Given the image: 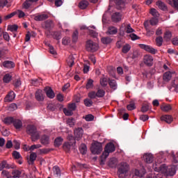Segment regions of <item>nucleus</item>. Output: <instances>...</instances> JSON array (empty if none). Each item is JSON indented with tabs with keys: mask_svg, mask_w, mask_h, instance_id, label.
<instances>
[{
	"mask_svg": "<svg viewBox=\"0 0 178 178\" xmlns=\"http://www.w3.org/2000/svg\"><path fill=\"white\" fill-rule=\"evenodd\" d=\"M108 84L111 86V88L115 90L118 88V84L116 83V81L114 79H109L108 80Z\"/></svg>",
	"mask_w": 178,
	"mask_h": 178,
	"instance_id": "nucleus-27",
	"label": "nucleus"
},
{
	"mask_svg": "<svg viewBox=\"0 0 178 178\" xmlns=\"http://www.w3.org/2000/svg\"><path fill=\"white\" fill-rule=\"evenodd\" d=\"M49 52L51 55L56 56L57 53L53 46H49Z\"/></svg>",
	"mask_w": 178,
	"mask_h": 178,
	"instance_id": "nucleus-64",
	"label": "nucleus"
},
{
	"mask_svg": "<svg viewBox=\"0 0 178 178\" xmlns=\"http://www.w3.org/2000/svg\"><path fill=\"white\" fill-rule=\"evenodd\" d=\"M145 170H143V172L141 173L138 170H135L134 175L136 176H138L140 177H143L144 175L145 174Z\"/></svg>",
	"mask_w": 178,
	"mask_h": 178,
	"instance_id": "nucleus-53",
	"label": "nucleus"
},
{
	"mask_svg": "<svg viewBox=\"0 0 178 178\" xmlns=\"http://www.w3.org/2000/svg\"><path fill=\"white\" fill-rule=\"evenodd\" d=\"M44 92L46 93L47 97L49 99H54L55 97V94L50 87H45L44 88Z\"/></svg>",
	"mask_w": 178,
	"mask_h": 178,
	"instance_id": "nucleus-13",
	"label": "nucleus"
},
{
	"mask_svg": "<svg viewBox=\"0 0 178 178\" xmlns=\"http://www.w3.org/2000/svg\"><path fill=\"white\" fill-rule=\"evenodd\" d=\"M96 93H97V98H103L106 95L105 90L104 89H101V88H98Z\"/></svg>",
	"mask_w": 178,
	"mask_h": 178,
	"instance_id": "nucleus-29",
	"label": "nucleus"
},
{
	"mask_svg": "<svg viewBox=\"0 0 178 178\" xmlns=\"http://www.w3.org/2000/svg\"><path fill=\"white\" fill-rule=\"evenodd\" d=\"M54 172L56 175L57 177L60 176V170L58 166H54L53 168Z\"/></svg>",
	"mask_w": 178,
	"mask_h": 178,
	"instance_id": "nucleus-47",
	"label": "nucleus"
},
{
	"mask_svg": "<svg viewBox=\"0 0 178 178\" xmlns=\"http://www.w3.org/2000/svg\"><path fill=\"white\" fill-rule=\"evenodd\" d=\"M71 148V144L70 143H65L63 145V149L65 150V152H69Z\"/></svg>",
	"mask_w": 178,
	"mask_h": 178,
	"instance_id": "nucleus-55",
	"label": "nucleus"
},
{
	"mask_svg": "<svg viewBox=\"0 0 178 178\" xmlns=\"http://www.w3.org/2000/svg\"><path fill=\"white\" fill-rule=\"evenodd\" d=\"M79 150L82 154H86L87 152V147L85 144H81Z\"/></svg>",
	"mask_w": 178,
	"mask_h": 178,
	"instance_id": "nucleus-42",
	"label": "nucleus"
},
{
	"mask_svg": "<svg viewBox=\"0 0 178 178\" xmlns=\"http://www.w3.org/2000/svg\"><path fill=\"white\" fill-rule=\"evenodd\" d=\"M149 23L152 26L157 25L159 24V19L156 17H153L149 20Z\"/></svg>",
	"mask_w": 178,
	"mask_h": 178,
	"instance_id": "nucleus-49",
	"label": "nucleus"
},
{
	"mask_svg": "<svg viewBox=\"0 0 178 178\" xmlns=\"http://www.w3.org/2000/svg\"><path fill=\"white\" fill-rule=\"evenodd\" d=\"M18 28L19 27L17 24L8 25L7 30L11 32H15L18 30Z\"/></svg>",
	"mask_w": 178,
	"mask_h": 178,
	"instance_id": "nucleus-37",
	"label": "nucleus"
},
{
	"mask_svg": "<svg viewBox=\"0 0 178 178\" xmlns=\"http://www.w3.org/2000/svg\"><path fill=\"white\" fill-rule=\"evenodd\" d=\"M168 1H169L170 5L178 9V0H172V1L168 0Z\"/></svg>",
	"mask_w": 178,
	"mask_h": 178,
	"instance_id": "nucleus-48",
	"label": "nucleus"
},
{
	"mask_svg": "<svg viewBox=\"0 0 178 178\" xmlns=\"http://www.w3.org/2000/svg\"><path fill=\"white\" fill-rule=\"evenodd\" d=\"M13 156L15 159H19L20 158H22V156L20 154L19 152H17V151H14L13 152Z\"/></svg>",
	"mask_w": 178,
	"mask_h": 178,
	"instance_id": "nucleus-61",
	"label": "nucleus"
},
{
	"mask_svg": "<svg viewBox=\"0 0 178 178\" xmlns=\"http://www.w3.org/2000/svg\"><path fill=\"white\" fill-rule=\"evenodd\" d=\"M99 46L98 45H87L86 46V50L88 51V52H96V51H98Z\"/></svg>",
	"mask_w": 178,
	"mask_h": 178,
	"instance_id": "nucleus-24",
	"label": "nucleus"
},
{
	"mask_svg": "<svg viewBox=\"0 0 178 178\" xmlns=\"http://www.w3.org/2000/svg\"><path fill=\"white\" fill-rule=\"evenodd\" d=\"M120 31L121 32V35H124L125 33H131L134 32V29H132L130 24L124 23L122 25H121Z\"/></svg>",
	"mask_w": 178,
	"mask_h": 178,
	"instance_id": "nucleus-6",
	"label": "nucleus"
},
{
	"mask_svg": "<svg viewBox=\"0 0 178 178\" xmlns=\"http://www.w3.org/2000/svg\"><path fill=\"white\" fill-rule=\"evenodd\" d=\"M117 6H118V9H122L124 8L125 3L122 0H114Z\"/></svg>",
	"mask_w": 178,
	"mask_h": 178,
	"instance_id": "nucleus-33",
	"label": "nucleus"
},
{
	"mask_svg": "<svg viewBox=\"0 0 178 178\" xmlns=\"http://www.w3.org/2000/svg\"><path fill=\"white\" fill-rule=\"evenodd\" d=\"M172 36V35L170 31H166L164 33L163 38H164V40H165V41H170Z\"/></svg>",
	"mask_w": 178,
	"mask_h": 178,
	"instance_id": "nucleus-38",
	"label": "nucleus"
},
{
	"mask_svg": "<svg viewBox=\"0 0 178 178\" xmlns=\"http://www.w3.org/2000/svg\"><path fill=\"white\" fill-rule=\"evenodd\" d=\"M22 172L19 170H13L12 172V175H13L15 178H20Z\"/></svg>",
	"mask_w": 178,
	"mask_h": 178,
	"instance_id": "nucleus-39",
	"label": "nucleus"
},
{
	"mask_svg": "<svg viewBox=\"0 0 178 178\" xmlns=\"http://www.w3.org/2000/svg\"><path fill=\"white\" fill-rule=\"evenodd\" d=\"M88 2L87 1H82L81 2H80L79 3V7L81 9H85L88 7Z\"/></svg>",
	"mask_w": 178,
	"mask_h": 178,
	"instance_id": "nucleus-45",
	"label": "nucleus"
},
{
	"mask_svg": "<svg viewBox=\"0 0 178 178\" xmlns=\"http://www.w3.org/2000/svg\"><path fill=\"white\" fill-rule=\"evenodd\" d=\"M11 166L8 164L6 161H3L0 163V171L3 170L4 168L10 169Z\"/></svg>",
	"mask_w": 178,
	"mask_h": 178,
	"instance_id": "nucleus-28",
	"label": "nucleus"
},
{
	"mask_svg": "<svg viewBox=\"0 0 178 178\" xmlns=\"http://www.w3.org/2000/svg\"><path fill=\"white\" fill-rule=\"evenodd\" d=\"M161 120L164 121L168 124H171L173 122V117L172 115H161Z\"/></svg>",
	"mask_w": 178,
	"mask_h": 178,
	"instance_id": "nucleus-17",
	"label": "nucleus"
},
{
	"mask_svg": "<svg viewBox=\"0 0 178 178\" xmlns=\"http://www.w3.org/2000/svg\"><path fill=\"white\" fill-rule=\"evenodd\" d=\"M74 133L75 138L77 139V140H79L83 136V128H80V127L75 128Z\"/></svg>",
	"mask_w": 178,
	"mask_h": 178,
	"instance_id": "nucleus-11",
	"label": "nucleus"
},
{
	"mask_svg": "<svg viewBox=\"0 0 178 178\" xmlns=\"http://www.w3.org/2000/svg\"><path fill=\"white\" fill-rule=\"evenodd\" d=\"M16 97V95L14 91H10L4 97V102L6 103H10L14 101Z\"/></svg>",
	"mask_w": 178,
	"mask_h": 178,
	"instance_id": "nucleus-9",
	"label": "nucleus"
},
{
	"mask_svg": "<svg viewBox=\"0 0 178 178\" xmlns=\"http://www.w3.org/2000/svg\"><path fill=\"white\" fill-rule=\"evenodd\" d=\"M68 108L72 112L76 110V106L75 103H71L68 104Z\"/></svg>",
	"mask_w": 178,
	"mask_h": 178,
	"instance_id": "nucleus-62",
	"label": "nucleus"
},
{
	"mask_svg": "<svg viewBox=\"0 0 178 178\" xmlns=\"http://www.w3.org/2000/svg\"><path fill=\"white\" fill-rule=\"evenodd\" d=\"M154 58L151 55L147 54L143 57V63L147 67L153 65Z\"/></svg>",
	"mask_w": 178,
	"mask_h": 178,
	"instance_id": "nucleus-8",
	"label": "nucleus"
},
{
	"mask_svg": "<svg viewBox=\"0 0 178 178\" xmlns=\"http://www.w3.org/2000/svg\"><path fill=\"white\" fill-rule=\"evenodd\" d=\"M93 83H94V81L92 79H88L86 86V89L88 90V89L92 88L94 87Z\"/></svg>",
	"mask_w": 178,
	"mask_h": 178,
	"instance_id": "nucleus-35",
	"label": "nucleus"
},
{
	"mask_svg": "<svg viewBox=\"0 0 178 178\" xmlns=\"http://www.w3.org/2000/svg\"><path fill=\"white\" fill-rule=\"evenodd\" d=\"M122 15L120 13H115L111 15V20L114 22H119L122 20Z\"/></svg>",
	"mask_w": 178,
	"mask_h": 178,
	"instance_id": "nucleus-15",
	"label": "nucleus"
},
{
	"mask_svg": "<svg viewBox=\"0 0 178 178\" xmlns=\"http://www.w3.org/2000/svg\"><path fill=\"white\" fill-rule=\"evenodd\" d=\"M33 5V3L32 2H31L29 0H26L23 5H22V8L24 9H29L30 7H31Z\"/></svg>",
	"mask_w": 178,
	"mask_h": 178,
	"instance_id": "nucleus-36",
	"label": "nucleus"
},
{
	"mask_svg": "<svg viewBox=\"0 0 178 178\" xmlns=\"http://www.w3.org/2000/svg\"><path fill=\"white\" fill-rule=\"evenodd\" d=\"M78 36H79V32L77 31H75L72 35L73 42H76V41H78Z\"/></svg>",
	"mask_w": 178,
	"mask_h": 178,
	"instance_id": "nucleus-51",
	"label": "nucleus"
},
{
	"mask_svg": "<svg viewBox=\"0 0 178 178\" xmlns=\"http://www.w3.org/2000/svg\"><path fill=\"white\" fill-rule=\"evenodd\" d=\"M11 80H12V75H10V74H6L3 76V81L5 83H9L11 81Z\"/></svg>",
	"mask_w": 178,
	"mask_h": 178,
	"instance_id": "nucleus-32",
	"label": "nucleus"
},
{
	"mask_svg": "<svg viewBox=\"0 0 178 178\" xmlns=\"http://www.w3.org/2000/svg\"><path fill=\"white\" fill-rule=\"evenodd\" d=\"M141 49H144L147 52H149V54L152 55H155L157 52V50L149 45H140V46Z\"/></svg>",
	"mask_w": 178,
	"mask_h": 178,
	"instance_id": "nucleus-10",
	"label": "nucleus"
},
{
	"mask_svg": "<svg viewBox=\"0 0 178 178\" xmlns=\"http://www.w3.org/2000/svg\"><path fill=\"white\" fill-rule=\"evenodd\" d=\"M172 86L175 88H178V78H175L172 82Z\"/></svg>",
	"mask_w": 178,
	"mask_h": 178,
	"instance_id": "nucleus-63",
	"label": "nucleus"
},
{
	"mask_svg": "<svg viewBox=\"0 0 178 178\" xmlns=\"http://www.w3.org/2000/svg\"><path fill=\"white\" fill-rule=\"evenodd\" d=\"M70 38H68V37L63 38V42H62V44L63 45H68V44H70Z\"/></svg>",
	"mask_w": 178,
	"mask_h": 178,
	"instance_id": "nucleus-60",
	"label": "nucleus"
},
{
	"mask_svg": "<svg viewBox=\"0 0 178 178\" xmlns=\"http://www.w3.org/2000/svg\"><path fill=\"white\" fill-rule=\"evenodd\" d=\"M13 124L16 129H19L23 127L22 121L21 120H17L16 118H15Z\"/></svg>",
	"mask_w": 178,
	"mask_h": 178,
	"instance_id": "nucleus-18",
	"label": "nucleus"
},
{
	"mask_svg": "<svg viewBox=\"0 0 178 178\" xmlns=\"http://www.w3.org/2000/svg\"><path fill=\"white\" fill-rule=\"evenodd\" d=\"M84 104L87 107H91L93 104V102L92 101V99L86 98L84 99Z\"/></svg>",
	"mask_w": 178,
	"mask_h": 178,
	"instance_id": "nucleus-40",
	"label": "nucleus"
},
{
	"mask_svg": "<svg viewBox=\"0 0 178 178\" xmlns=\"http://www.w3.org/2000/svg\"><path fill=\"white\" fill-rule=\"evenodd\" d=\"M115 147L113 143H108L104 149V152L102 154V158L107 159L110 153L115 152Z\"/></svg>",
	"mask_w": 178,
	"mask_h": 178,
	"instance_id": "nucleus-4",
	"label": "nucleus"
},
{
	"mask_svg": "<svg viewBox=\"0 0 178 178\" xmlns=\"http://www.w3.org/2000/svg\"><path fill=\"white\" fill-rule=\"evenodd\" d=\"M163 79L165 82H169L172 79V73L166 72L163 74Z\"/></svg>",
	"mask_w": 178,
	"mask_h": 178,
	"instance_id": "nucleus-23",
	"label": "nucleus"
},
{
	"mask_svg": "<svg viewBox=\"0 0 178 178\" xmlns=\"http://www.w3.org/2000/svg\"><path fill=\"white\" fill-rule=\"evenodd\" d=\"M54 26L53 22L51 20H47L44 22V28L50 29Z\"/></svg>",
	"mask_w": 178,
	"mask_h": 178,
	"instance_id": "nucleus-44",
	"label": "nucleus"
},
{
	"mask_svg": "<svg viewBox=\"0 0 178 178\" xmlns=\"http://www.w3.org/2000/svg\"><path fill=\"white\" fill-rule=\"evenodd\" d=\"M113 40L110 37H104L102 38V42L104 45H108V44H111Z\"/></svg>",
	"mask_w": 178,
	"mask_h": 178,
	"instance_id": "nucleus-31",
	"label": "nucleus"
},
{
	"mask_svg": "<svg viewBox=\"0 0 178 178\" xmlns=\"http://www.w3.org/2000/svg\"><path fill=\"white\" fill-rule=\"evenodd\" d=\"M35 97L37 101L43 102L44 99V92H42V90H38L35 92Z\"/></svg>",
	"mask_w": 178,
	"mask_h": 178,
	"instance_id": "nucleus-12",
	"label": "nucleus"
},
{
	"mask_svg": "<svg viewBox=\"0 0 178 178\" xmlns=\"http://www.w3.org/2000/svg\"><path fill=\"white\" fill-rule=\"evenodd\" d=\"M154 170L156 172H165L170 176H174L176 174V166L170 165L167 168L165 164H162L159 167H155Z\"/></svg>",
	"mask_w": 178,
	"mask_h": 178,
	"instance_id": "nucleus-2",
	"label": "nucleus"
},
{
	"mask_svg": "<svg viewBox=\"0 0 178 178\" xmlns=\"http://www.w3.org/2000/svg\"><path fill=\"white\" fill-rule=\"evenodd\" d=\"M8 1V0H0V9L3 8L7 6Z\"/></svg>",
	"mask_w": 178,
	"mask_h": 178,
	"instance_id": "nucleus-58",
	"label": "nucleus"
},
{
	"mask_svg": "<svg viewBox=\"0 0 178 178\" xmlns=\"http://www.w3.org/2000/svg\"><path fill=\"white\" fill-rule=\"evenodd\" d=\"M67 64L70 67H72L74 65V57L72 55H70L67 58Z\"/></svg>",
	"mask_w": 178,
	"mask_h": 178,
	"instance_id": "nucleus-26",
	"label": "nucleus"
},
{
	"mask_svg": "<svg viewBox=\"0 0 178 178\" xmlns=\"http://www.w3.org/2000/svg\"><path fill=\"white\" fill-rule=\"evenodd\" d=\"M88 97L91 99H96L97 97V92L95 91H91L88 93Z\"/></svg>",
	"mask_w": 178,
	"mask_h": 178,
	"instance_id": "nucleus-54",
	"label": "nucleus"
},
{
	"mask_svg": "<svg viewBox=\"0 0 178 178\" xmlns=\"http://www.w3.org/2000/svg\"><path fill=\"white\" fill-rule=\"evenodd\" d=\"M15 118L13 117H6L4 118V124L6 125H10L14 123Z\"/></svg>",
	"mask_w": 178,
	"mask_h": 178,
	"instance_id": "nucleus-30",
	"label": "nucleus"
},
{
	"mask_svg": "<svg viewBox=\"0 0 178 178\" xmlns=\"http://www.w3.org/2000/svg\"><path fill=\"white\" fill-rule=\"evenodd\" d=\"M2 65L7 69H13L15 67V63L11 60H5L3 62Z\"/></svg>",
	"mask_w": 178,
	"mask_h": 178,
	"instance_id": "nucleus-14",
	"label": "nucleus"
},
{
	"mask_svg": "<svg viewBox=\"0 0 178 178\" xmlns=\"http://www.w3.org/2000/svg\"><path fill=\"white\" fill-rule=\"evenodd\" d=\"M63 138L60 137H58L57 138H56L55 141H54V145L56 147H58L60 145H61L62 143H63Z\"/></svg>",
	"mask_w": 178,
	"mask_h": 178,
	"instance_id": "nucleus-41",
	"label": "nucleus"
},
{
	"mask_svg": "<svg viewBox=\"0 0 178 178\" xmlns=\"http://www.w3.org/2000/svg\"><path fill=\"white\" fill-rule=\"evenodd\" d=\"M149 13L154 17H160V13H159V11L157 10H156L155 8H152L150 9Z\"/></svg>",
	"mask_w": 178,
	"mask_h": 178,
	"instance_id": "nucleus-34",
	"label": "nucleus"
},
{
	"mask_svg": "<svg viewBox=\"0 0 178 178\" xmlns=\"http://www.w3.org/2000/svg\"><path fill=\"white\" fill-rule=\"evenodd\" d=\"M118 33V29L115 26H109L108 28V31H106V34L108 35H115Z\"/></svg>",
	"mask_w": 178,
	"mask_h": 178,
	"instance_id": "nucleus-22",
	"label": "nucleus"
},
{
	"mask_svg": "<svg viewBox=\"0 0 178 178\" xmlns=\"http://www.w3.org/2000/svg\"><path fill=\"white\" fill-rule=\"evenodd\" d=\"M67 124L70 127H73V126L74 125V118H68V120H67Z\"/></svg>",
	"mask_w": 178,
	"mask_h": 178,
	"instance_id": "nucleus-59",
	"label": "nucleus"
},
{
	"mask_svg": "<svg viewBox=\"0 0 178 178\" xmlns=\"http://www.w3.org/2000/svg\"><path fill=\"white\" fill-rule=\"evenodd\" d=\"M156 5L158 6V8L160 9V10H162L163 11H166L168 10V6H166V4L165 3H163V1H158L156 3Z\"/></svg>",
	"mask_w": 178,
	"mask_h": 178,
	"instance_id": "nucleus-19",
	"label": "nucleus"
},
{
	"mask_svg": "<svg viewBox=\"0 0 178 178\" xmlns=\"http://www.w3.org/2000/svg\"><path fill=\"white\" fill-rule=\"evenodd\" d=\"M144 161L147 163H152L154 161V156L151 154H145L143 156Z\"/></svg>",
	"mask_w": 178,
	"mask_h": 178,
	"instance_id": "nucleus-16",
	"label": "nucleus"
},
{
	"mask_svg": "<svg viewBox=\"0 0 178 178\" xmlns=\"http://www.w3.org/2000/svg\"><path fill=\"white\" fill-rule=\"evenodd\" d=\"M31 17L35 21L40 22V21H44L48 19L49 17V15L47 13H42V14L38 13L35 15H32Z\"/></svg>",
	"mask_w": 178,
	"mask_h": 178,
	"instance_id": "nucleus-7",
	"label": "nucleus"
},
{
	"mask_svg": "<svg viewBox=\"0 0 178 178\" xmlns=\"http://www.w3.org/2000/svg\"><path fill=\"white\" fill-rule=\"evenodd\" d=\"M40 143L43 145H48L49 143V136L43 135L40 138Z\"/></svg>",
	"mask_w": 178,
	"mask_h": 178,
	"instance_id": "nucleus-20",
	"label": "nucleus"
},
{
	"mask_svg": "<svg viewBox=\"0 0 178 178\" xmlns=\"http://www.w3.org/2000/svg\"><path fill=\"white\" fill-rule=\"evenodd\" d=\"M130 49H131V46L124 45V47H122V53L124 54H126L129 52V51H130Z\"/></svg>",
	"mask_w": 178,
	"mask_h": 178,
	"instance_id": "nucleus-52",
	"label": "nucleus"
},
{
	"mask_svg": "<svg viewBox=\"0 0 178 178\" xmlns=\"http://www.w3.org/2000/svg\"><path fill=\"white\" fill-rule=\"evenodd\" d=\"M129 171V165L127 163H121L120 167H118V171L117 175L120 178H125L127 176V172Z\"/></svg>",
	"mask_w": 178,
	"mask_h": 178,
	"instance_id": "nucleus-3",
	"label": "nucleus"
},
{
	"mask_svg": "<svg viewBox=\"0 0 178 178\" xmlns=\"http://www.w3.org/2000/svg\"><path fill=\"white\" fill-rule=\"evenodd\" d=\"M127 109L128 111H133V110L136 109L135 103L130 102V104L127 106Z\"/></svg>",
	"mask_w": 178,
	"mask_h": 178,
	"instance_id": "nucleus-50",
	"label": "nucleus"
},
{
	"mask_svg": "<svg viewBox=\"0 0 178 178\" xmlns=\"http://www.w3.org/2000/svg\"><path fill=\"white\" fill-rule=\"evenodd\" d=\"M63 112L67 116H72L73 115V111L70 108H64Z\"/></svg>",
	"mask_w": 178,
	"mask_h": 178,
	"instance_id": "nucleus-46",
	"label": "nucleus"
},
{
	"mask_svg": "<svg viewBox=\"0 0 178 178\" xmlns=\"http://www.w3.org/2000/svg\"><path fill=\"white\" fill-rule=\"evenodd\" d=\"M26 132L27 134L31 136V139L33 142H35L40 139L41 133L38 131L37 127H35V125H33L31 124L27 125L26 128Z\"/></svg>",
	"mask_w": 178,
	"mask_h": 178,
	"instance_id": "nucleus-1",
	"label": "nucleus"
},
{
	"mask_svg": "<svg viewBox=\"0 0 178 178\" xmlns=\"http://www.w3.org/2000/svg\"><path fill=\"white\" fill-rule=\"evenodd\" d=\"M161 109L163 112H169L170 111H171L172 109V107L169 104H163L161 106Z\"/></svg>",
	"mask_w": 178,
	"mask_h": 178,
	"instance_id": "nucleus-21",
	"label": "nucleus"
},
{
	"mask_svg": "<svg viewBox=\"0 0 178 178\" xmlns=\"http://www.w3.org/2000/svg\"><path fill=\"white\" fill-rule=\"evenodd\" d=\"M149 110V104H145L141 107V112L142 113H146Z\"/></svg>",
	"mask_w": 178,
	"mask_h": 178,
	"instance_id": "nucleus-43",
	"label": "nucleus"
},
{
	"mask_svg": "<svg viewBox=\"0 0 178 178\" xmlns=\"http://www.w3.org/2000/svg\"><path fill=\"white\" fill-rule=\"evenodd\" d=\"M90 150L93 154H99L103 150L102 143L96 142L92 144Z\"/></svg>",
	"mask_w": 178,
	"mask_h": 178,
	"instance_id": "nucleus-5",
	"label": "nucleus"
},
{
	"mask_svg": "<svg viewBox=\"0 0 178 178\" xmlns=\"http://www.w3.org/2000/svg\"><path fill=\"white\" fill-rule=\"evenodd\" d=\"M118 165V160L115 158H111L108 162V166L111 168H116Z\"/></svg>",
	"mask_w": 178,
	"mask_h": 178,
	"instance_id": "nucleus-25",
	"label": "nucleus"
},
{
	"mask_svg": "<svg viewBox=\"0 0 178 178\" xmlns=\"http://www.w3.org/2000/svg\"><path fill=\"white\" fill-rule=\"evenodd\" d=\"M94 115H92V114H88L87 115H86L85 117V120L87 122H92V120H94Z\"/></svg>",
	"mask_w": 178,
	"mask_h": 178,
	"instance_id": "nucleus-57",
	"label": "nucleus"
},
{
	"mask_svg": "<svg viewBox=\"0 0 178 178\" xmlns=\"http://www.w3.org/2000/svg\"><path fill=\"white\" fill-rule=\"evenodd\" d=\"M37 159V154L33 152L30 154V159H29V161L31 162V163H33L34 161H35Z\"/></svg>",
	"mask_w": 178,
	"mask_h": 178,
	"instance_id": "nucleus-56",
	"label": "nucleus"
}]
</instances>
